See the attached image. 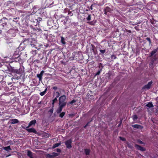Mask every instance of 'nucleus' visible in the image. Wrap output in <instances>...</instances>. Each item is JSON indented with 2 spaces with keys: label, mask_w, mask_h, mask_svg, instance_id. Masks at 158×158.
I'll return each mask as SVG.
<instances>
[{
  "label": "nucleus",
  "mask_w": 158,
  "mask_h": 158,
  "mask_svg": "<svg viewBox=\"0 0 158 158\" xmlns=\"http://www.w3.org/2000/svg\"><path fill=\"white\" fill-rule=\"evenodd\" d=\"M89 122H88L87 124L84 127L85 128L88 125V124H89Z\"/></svg>",
  "instance_id": "54"
},
{
  "label": "nucleus",
  "mask_w": 158,
  "mask_h": 158,
  "mask_svg": "<svg viewBox=\"0 0 158 158\" xmlns=\"http://www.w3.org/2000/svg\"><path fill=\"white\" fill-rule=\"evenodd\" d=\"M1 27H2L3 28H5L7 26V23H4L2 24L1 25Z\"/></svg>",
  "instance_id": "34"
},
{
  "label": "nucleus",
  "mask_w": 158,
  "mask_h": 158,
  "mask_svg": "<svg viewBox=\"0 0 158 158\" xmlns=\"http://www.w3.org/2000/svg\"><path fill=\"white\" fill-rule=\"evenodd\" d=\"M46 156L48 158H53V156H52V154H47L46 155Z\"/></svg>",
  "instance_id": "33"
},
{
  "label": "nucleus",
  "mask_w": 158,
  "mask_h": 158,
  "mask_svg": "<svg viewBox=\"0 0 158 158\" xmlns=\"http://www.w3.org/2000/svg\"><path fill=\"white\" fill-rule=\"evenodd\" d=\"M146 106L149 108L153 107H154V106L152 104V102H148L146 104Z\"/></svg>",
  "instance_id": "21"
},
{
  "label": "nucleus",
  "mask_w": 158,
  "mask_h": 158,
  "mask_svg": "<svg viewBox=\"0 0 158 158\" xmlns=\"http://www.w3.org/2000/svg\"><path fill=\"white\" fill-rule=\"evenodd\" d=\"M100 52L102 53V54H104L105 53V52H106V50L105 49H104V50H102V49H101L100 50Z\"/></svg>",
  "instance_id": "45"
},
{
  "label": "nucleus",
  "mask_w": 158,
  "mask_h": 158,
  "mask_svg": "<svg viewBox=\"0 0 158 158\" xmlns=\"http://www.w3.org/2000/svg\"><path fill=\"white\" fill-rule=\"evenodd\" d=\"M44 73V71L42 70L40 74L37 75V77L39 78L40 81H42V77Z\"/></svg>",
  "instance_id": "9"
},
{
  "label": "nucleus",
  "mask_w": 158,
  "mask_h": 158,
  "mask_svg": "<svg viewBox=\"0 0 158 158\" xmlns=\"http://www.w3.org/2000/svg\"><path fill=\"white\" fill-rule=\"evenodd\" d=\"M15 143V141L14 140H9L7 141V143L10 145H13Z\"/></svg>",
  "instance_id": "29"
},
{
  "label": "nucleus",
  "mask_w": 158,
  "mask_h": 158,
  "mask_svg": "<svg viewBox=\"0 0 158 158\" xmlns=\"http://www.w3.org/2000/svg\"><path fill=\"white\" fill-rule=\"evenodd\" d=\"M60 144H61L60 143H55L53 145V146L52 147V148H55L58 147Z\"/></svg>",
  "instance_id": "27"
},
{
  "label": "nucleus",
  "mask_w": 158,
  "mask_h": 158,
  "mask_svg": "<svg viewBox=\"0 0 158 158\" xmlns=\"http://www.w3.org/2000/svg\"><path fill=\"white\" fill-rule=\"evenodd\" d=\"M86 19L88 21H90L91 20V15H88L87 17L86 18Z\"/></svg>",
  "instance_id": "41"
},
{
  "label": "nucleus",
  "mask_w": 158,
  "mask_h": 158,
  "mask_svg": "<svg viewBox=\"0 0 158 158\" xmlns=\"http://www.w3.org/2000/svg\"><path fill=\"white\" fill-rule=\"evenodd\" d=\"M3 149L7 152H9V151L11 150V149L10 146L4 147L3 148Z\"/></svg>",
  "instance_id": "22"
},
{
  "label": "nucleus",
  "mask_w": 158,
  "mask_h": 158,
  "mask_svg": "<svg viewBox=\"0 0 158 158\" xmlns=\"http://www.w3.org/2000/svg\"><path fill=\"white\" fill-rule=\"evenodd\" d=\"M68 11H69V10L67 8H66L65 9H64V11H63V12L64 13H66L67 12H68Z\"/></svg>",
  "instance_id": "46"
},
{
  "label": "nucleus",
  "mask_w": 158,
  "mask_h": 158,
  "mask_svg": "<svg viewBox=\"0 0 158 158\" xmlns=\"http://www.w3.org/2000/svg\"><path fill=\"white\" fill-rule=\"evenodd\" d=\"M60 20L61 22L62 23L64 24L65 25L66 23L68 20V19L67 17L61 15V17L60 19Z\"/></svg>",
  "instance_id": "5"
},
{
  "label": "nucleus",
  "mask_w": 158,
  "mask_h": 158,
  "mask_svg": "<svg viewBox=\"0 0 158 158\" xmlns=\"http://www.w3.org/2000/svg\"><path fill=\"white\" fill-rule=\"evenodd\" d=\"M31 45L32 47H35L36 48H37L36 47H35V45L33 44H31Z\"/></svg>",
  "instance_id": "50"
},
{
  "label": "nucleus",
  "mask_w": 158,
  "mask_h": 158,
  "mask_svg": "<svg viewBox=\"0 0 158 158\" xmlns=\"http://www.w3.org/2000/svg\"><path fill=\"white\" fill-rule=\"evenodd\" d=\"M55 95L56 96V98H58L60 97V93H59V92L58 91H54L53 92V96Z\"/></svg>",
  "instance_id": "15"
},
{
  "label": "nucleus",
  "mask_w": 158,
  "mask_h": 158,
  "mask_svg": "<svg viewBox=\"0 0 158 158\" xmlns=\"http://www.w3.org/2000/svg\"><path fill=\"white\" fill-rule=\"evenodd\" d=\"M88 23H89L91 25H94V24L93 23V22H88Z\"/></svg>",
  "instance_id": "52"
},
{
  "label": "nucleus",
  "mask_w": 158,
  "mask_h": 158,
  "mask_svg": "<svg viewBox=\"0 0 158 158\" xmlns=\"http://www.w3.org/2000/svg\"><path fill=\"white\" fill-rule=\"evenodd\" d=\"M2 67L6 71L10 70V71L11 70V67L10 64H3L2 65Z\"/></svg>",
  "instance_id": "6"
},
{
  "label": "nucleus",
  "mask_w": 158,
  "mask_h": 158,
  "mask_svg": "<svg viewBox=\"0 0 158 158\" xmlns=\"http://www.w3.org/2000/svg\"><path fill=\"white\" fill-rule=\"evenodd\" d=\"M72 141L71 139H70L65 142V143L67 148L70 149L72 148Z\"/></svg>",
  "instance_id": "4"
},
{
  "label": "nucleus",
  "mask_w": 158,
  "mask_h": 158,
  "mask_svg": "<svg viewBox=\"0 0 158 158\" xmlns=\"http://www.w3.org/2000/svg\"><path fill=\"white\" fill-rule=\"evenodd\" d=\"M57 98L56 97L52 101V107H54L55 105V104L58 101Z\"/></svg>",
  "instance_id": "19"
},
{
  "label": "nucleus",
  "mask_w": 158,
  "mask_h": 158,
  "mask_svg": "<svg viewBox=\"0 0 158 158\" xmlns=\"http://www.w3.org/2000/svg\"><path fill=\"white\" fill-rule=\"evenodd\" d=\"M33 9H35V6H34L33 7Z\"/></svg>",
  "instance_id": "57"
},
{
  "label": "nucleus",
  "mask_w": 158,
  "mask_h": 158,
  "mask_svg": "<svg viewBox=\"0 0 158 158\" xmlns=\"http://www.w3.org/2000/svg\"><path fill=\"white\" fill-rule=\"evenodd\" d=\"M52 88L53 90H55V91H56V90L57 89H58L59 90H61L60 88H58L57 86H53Z\"/></svg>",
  "instance_id": "35"
},
{
  "label": "nucleus",
  "mask_w": 158,
  "mask_h": 158,
  "mask_svg": "<svg viewBox=\"0 0 158 158\" xmlns=\"http://www.w3.org/2000/svg\"><path fill=\"white\" fill-rule=\"evenodd\" d=\"M132 126L133 127L137 129H142L143 128L142 126L138 124L133 125H132Z\"/></svg>",
  "instance_id": "16"
},
{
  "label": "nucleus",
  "mask_w": 158,
  "mask_h": 158,
  "mask_svg": "<svg viewBox=\"0 0 158 158\" xmlns=\"http://www.w3.org/2000/svg\"><path fill=\"white\" fill-rule=\"evenodd\" d=\"M59 114V117L61 118H63L65 114V112H63L62 113H60Z\"/></svg>",
  "instance_id": "32"
},
{
  "label": "nucleus",
  "mask_w": 158,
  "mask_h": 158,
  "mask_svg": "<svg viewBox=\"0 0 158 158\" xmlns=\"http://www.w3.org/2000/svg\"><path fill=\"white\" fill-rule=\"evenodd\" d=\"M137 142L138 143L140 144H144L145 143L143 142L142 141H141L140 140L138 139L137 140Z\"/></svg>",
  "instance_id": "40"
},
{
  "label": "nucleus",
  "mask_w": 158,
  "mask_h": 158,
  "mask_svg": "<svg viewBox=\"0 0 158 158\" xmlns=\"http://www.w3.org/2000/svg\"><path fill=\"white\" fill-rule=\"evenodd\" d=\"M32 53V54L33 55H35L36 53V50H34V51H32V52H31Z\"/></svg>",
  "instance_id": "48"
},
{
  "label": "nucleus",
  "mask_w": 158,
  "mask_h": 158,
  "mask_svg": "<svg viewBox=\"0 0 158 158\" xmlns=\"http://www.w3.org/2000/svg\"><path fill=\"white\" fill-rule=\"evenodd\" d=\"M138 118L137 116L136 115H134L133 116V119L134 120L137 119Z\"/></svg>",
  "instance_id": "42"
},
{
  "label": "nucleus",
  "mask_w": 158,
  "mask_h": 158,
  "mask_svg": "<svg viewBox=\"0 0 158 158\" xmlns=\"http://www.w3.org/2000/svg\"><path fill=\"white\" fill-rule=\"evenodd\" d=\"M47 88H46L42 92H41L40 93V95L41 96H44L46 93L47 91Z\"/></svg>",
  "instance_id": "26"
},
{
  "label": "nucleus",
  "mask_w": 158,
  "mask_h": 158,
  "mask_svg": "<svg viewBox=\"0 0 158 158\" xmlns=\"http://www.w3.org/2000/svg\"><path fill=\"white\" fill-rule=\"evenodd\" d=\"M90 152V150L87 149H85V152L86 155H89V154Z\"/></svg>",
  "instance_id": "30"
},
{
  "label": "nucleus",
  "mask_w": 158,
  "mask_h": 158,
  "mask_svg": "<svg viewBox=\"0 0 158 158\" xmlns=\"http://www.w3.org/2000/svg\"><path fill=\"white\" fill-rule=\"evenodd\" d=\"M43 59V57H42V58H41V59L42 60Z\"/></svg>",
  "instance_id": "58"
},
{
  "label": "nucleus",
  "mask_w": 158,
  "mask_h": 158,
  "mask_svg": "<svg viewBox=\"0 0 158 158\" xmlns=\"http://www.w3.org/2000/svg\"><path fill=\"white\" fill-rule=\"evenodd\" d=\"M104 14L106 15L107 12L111 11V9L109 7L106 6L104 9Z\"/></svg>",
  "instance_id": "13"
},
{
  "label": "nucleus",
  "mask_w": 158,
  "mask_h": 158,
  "mask_svg": "<svg viewBox=\"0 0 158 158\" xmlns=\"http://www.w3.org/2000/svg\"><path fill=\"white\" fill-rule=\"evenodd\" d=\"M146 39L149 42V45H150L151 43V40L150 38H149V37H147L146 38Z\"/></svg>",
  "instance_id": "44"
},
{
  "label": "nucleus",
  "mask_w": 158,
  "mask_h": 158,
  "mask_svg": "<svg viewBox=\"0 0 158 158\" xmlns=\"http://www.w3.org/2000/svg\"><path fill=\"white\" fill-rule=\"evenodd\" d=\"M135 147L137 150H139L142 152H144L145 151V148L138 144H135Z\"/></svg>",
  "instance_id": "8"
},
{
  "label": "nucleus",
  "mask_w": 158,
  "mask_h": 158,
  "mask_svg": "<svg viewBox=\"0 0 158 158\" xmlns=\"http://www.w3.org/2000/svg\"><path fill=\"white\" fill-rule=\"evenodd\" d=\"M66 96L65 95H63L59 97L58 107L56 111L57 114L60 113L62 111L63 108L66 105Z\"/></svg>",
  "instance_id": "1"
},
{
  "label": "nucleus",
  "mask_w": 158,
  "mask_h": 158,
  "mask_svg": "<svg viewBox=\"0 0 158 158\" xmlns=\"http://www.w3.org/2000/svg\"><path fill=\"white\" fill-rule=\"evenodd\" d=\"M19 19V18H14L12 20V21L17 23L18 22V20Z\"/></svg>",
  "instance_id": "37"
},
{
  "label": "nucleus",
  "mask_w": 158,
  "mask_h": 158,
  "mask_svg": "<svg viewBox=\"0 0 158 158\" xmlns=\"http://www.w3.org/2000/svg\"><path fill=\"white\" fill-rule=\"evenodd\" d=\"M53 107L52 106L51 108L48 111V113L50 114V116H51L53 113L54 110Z\"/></svg>",
  "instance_id": "24"
},
{
  "label": "nucleus",
  "mask_w": 158,
  "mask_h": 158,
  "mask_svg": "<svg viewBox=\"0 0 158 158\" xmlns=\"http://www.w3.org/2000/svg\"><path fill=\"white\" fill-rule=\"evenodd\" d=\"M53 3V2H52V3L49 5V6H50V7H51L52 6L51 5Z\"/></svg>",
  "instance_id": "55"
},
{
  "label": "nucleus",
  "mask_w": 158,
  "mask_h": 158,
  "mask_svg": "<svg viewBox=\"0 0 158 158\" xmlns=\"http://www.w3.org/2000/svg\"><path fill=\"white\" fill-rule=\"evenodd\" d=\"M106 76H108V77L110 76V74H106Z\"/></svg>",
  "instance_id": "56"
},
{
  "label": "nucleus",
  "mask_w": 158,
  "mask_h": 158,
  "mask_svg": "<svg viewBox=\"0 0 158 158\" xmlns=\"http://www.w3.org/2000/svg\"><path fill=\"white\" fill-rule=\"evenodd\" d=\"M61 42L63 44H66L65 39L62 36H61Z\"/></svg>",
  "instance_id": "25"
},
{
  "label": "nucleus",
  "mask_w": 158,
  "mask_h": 158,
  "mask_svg": "<svg viewBox=\"0 0 158 158\" xmlns=\"http://www.w3.org/2000/svg\"><path fill=\"white\" fill-rule=\"evenodd\" d=\"M10 71L13 73H14L13 78L15 79L18 80L20 79L22 76L23 70L22 69L19 68V69H15L14 67H11Z\"/></svg>",
  "instance_id": "2"
},
{
  "label": "nucleus",
  "mask_w": 158,
  "mask_h": 158,
  "mask_svg": "<svg viewBox=\"0 0 158 158\" xmlns=\"http://www.w3.org/2000/svg\"><path fill=\"white\" fill-rule=\"evenodd\" d=\"M56 151L60 153L61 152V150L59 148H57L56 149Z\"/></svg>",
  "instance_id": "51"
},
{
  "label": "nucleus",
  "mask_w": 158,
  "mask_h": 158,
  "mask_svg": "<svg viewBox=\"0 0 158 158\" xmlns=\"http://www.w3.org/2000/svg\"><path fill=\"white\" fill-rule=\"evenodd\" d=\"M33 83H34V81H33Z\"/></svg>",
  "instance_id": "59"
},
{
  "label": "nucleus",
  "mask_w": 158,
  "mask_h": 158,
  "mask_svg": "<svg viewBox=\"0 0 158 158\" xmlns=\"http://www.w3.org/2000/svg\"><path fill=\"white\" fill-rule=\"evenodd\" d=\"M120 139V140L123 141H125L126 140V139L125 138H123V137H119Z\"/></svg>",
  "instance_id": "47"
},
{
  "label": "nucleus",
  "mask_w": 158,
  "mask_h": 158,
  "mask_svg": "<svg viewBox=\"0 0 158 158\" xmlns=\"http://www.w3.org/2000/svg\"><path fill=\"white\" fill-rule=\"evenodd\" d=\"M35 20L36 21L37 23H39L42 20V18H38V19H36Z\"/></svg>",
  "instance_id": "39"
},
{
  "label": "nucleus",
  "mask_w": 158,
  "mask_h": 158,
  "mask_svg": "<svg viewBox=\"0 0 158 158\" xmlns=\"http://www.w3.org/2000/svg\"><path fill=\"white\" fill-rule=\"evenodd\" d=\"M110 57L111 59H112V60L114 59H115L117 58L116 56L114 55H111Z\"/></svg>",
  "instance_id": "38"
},
{
  "label": "nucleus",
  "mask_w": 158,
  "mask_h": 158,
  "mask_svg": "<svg viewBox=\"0 0 158 158\" xmlns=\"http://www.w3.org/2000/svg\"><path fill=\"white\" fill-rule=\"evenodd\" d=\"M27 155L30 158H33L32 153L30 150H27Z\"/></svg>",
  "instance_id": "17"
},
{
  "label": "nucleus",
  "mask_w": 158,
  "mask_h": 158,
  "mask_svg": "<svg viewBox=\"0 0 158 158\" xmlns=\"http://www.w3.org/2000/svg\"><path fill=\"white\" fill-rule=\"evenodd\" d=\"M29 127H26V130L28 132H33L34 133H37V131L34 128H29Z\"/></svg>",
  "instance_id": "7"
},
{
  "label": "nucleus",
  "mask_w": 158,
  "mask_h": 158,
  "mask_svg": "<svg viewBox=\"0 0 158 158\" xmlns=\"http://www.w3.org/2000/svg\"><path fill=\"white\" fill-rule=\"evenodd\" d=\"M76 102V101L74 100H73L69 102V103L70 104H72Z\"/></svg>",
  "instance_id": "49"
},
{
  "label": "nucleus",
  "mask_w": 158,
  "mask_h": 158,
  "mask_svg": "<svg viewBox=\"0 0 158 158\" xmlns=\"http://www.w3.org/2000/svg\"><path fill=\"white\" fill-rule=\"evenodd\" d=\"M20 50H19V48H17L16 49V51L14 52V53L13 54V56H17V55L18 56V55H19V52H20Z\"/></svg>",
  "instance_id": "14"
},
{
  "label": "nucleus",
  "mask_w": 158,
  "mask_h": 158,
  "mask_svg": "<svg viewBox=\"0 0 158 158\" xmlns=\"http://www.w3.org/2000/svg\"><path fill=\"white\" fill-rule=\"evenodd\" d=\"M152 81L149 82L147 85H145L143 87L142 89H149L150 88L152 84Z\"/></svg>",
  "instance_id": "10"
},
{
  "label": "nucleus",
  "mask_w": 158,
  "mask_h": 158,
  "mask_svg": "<svg viewBox=\"0 0 158 158\" xmlns=\"http://www.w3.org/2000/svg\"><path fill=\"white\" fill-rule=\"evenodd\" d=\"M10 36L15 37L16 35V30L14 29H10L8 31Z\"/></svg>",
  "instance_id": "3"
},
{
  "label": "nucleus",
  "mask_w": 158,
  "mask_h": 158,
  "mask_svg": "<svg viewBox=\"0 0 158 158\" xmlns=\"http://www.w3.org/2000/svg\"><path fill=\"white\" fill-rule=\"evenodd\" d=\"M68 15L70 16H72L73 15V14L71 11L69 10L68 12Z\"/></svg>",
  "instance_id": "43"
},
{
  "label": "nucleus",
  "mask_w": 158,
  "mask_h": 158,
  "mask_svg": "<svg viewBox=\"0 0 158 158\" xmlns=\"http://www.w3.org/2000/svg\"><path fill=\"white\" fill-rule=\"evenodd\" d=\"M93 6V4H92L91 5V6L90 7V9L91 10H92L93 9V7H92Z\"/></svg>",
  "instance_id": "53"
},
{
  "label": "nucleus",
  "mask_w": 158,
  "mask_h": 158,
  "mask_svg": "<svg viewBox=\"0 0 158 158\" xmlns=\"http://www.w3.org/2000/svg\"><path fill=\"white\" fill-rule=\"evenodd\" d=\"M13 58H14V60L16 62H19L20 60V55L18 56L17 57L15 56H13Z\"/></svg>",
  "instance_id": "18"
},
{
  "label": "nucleus",
  "mask_w": 158,
  "mask_h": 158,
  "mask_svg": "<svg viewBox=\"0 0 158 158\" xmlns=\"http://www.w3.org/2000/svg\"><path fill=\"white\" fill-rule=\"evenodd\" d=\"M52 154L53 158L58 156L59 155V154L54 152H52Z\"/></svg>",
  "instance_id": "31"
},
{
  "label": "nucleus",
  "mask_w": 158,
  "mask_h": 158,
  "mask_svg": "<svg viewBox=\"0 0 158 158\" xmlns=\"http://www.w3.org/2000/svg\"><path fill=\"white\" fill-rule=\"evenodd\" d=\"M11 124H15L19 122V121L16 119H11Z\"/></svg>",
  "instance_id": "20"
},
{
  "label": "nucleus",
  "mask_w": 158,
  "mask_h": 158,
  "mask_svg": "<svg viewBox=\"0 0 158 158\" xmlns=\"http://www.w3.org/2000/svg\"><path fill=\"white\" fill-rule=\"evenodd\" d=\"M102 71V70H101V69H99L98 70V72L96 74H95V76H96L99 75Z\"/></svg>",
  "instance_id": "36"
},
{
  "label": "nucleus",
  "mask_w": 158,
  "mask_h": 158,
  "mask_svg": "<svg viewBox=\"0 0 158 158\" xmlns=\"http://www.w3.org/2000/svg\"><path fill=\"white\" fill-rule=\"evenodd\" d=\"M103 67L104 65H103L102 63H100L98 64V67L99 69H101V70H102V69L103 68Z\"/></svg>",
  "instance_id": "28"
},
{
  "label": "nucleus",
  "mask_w": 158,
  "mask_h": 158,
  "mask_svg": "<svg viewBox=\"0 0 158 158\" xmlns=\"http://www.w3.org/2000/svg\"><path fill=\"white\" fill-rule=\"evenodd\" d=\"M26 45H25V44L24 43H22L20 44L18 48L20 50L22 51L24 49Z\"/></svg>",
  "instance_id": "12"
},
{
  "label": "nucleus",
  "mask_w": 158,
  "mask_h": 158,
  "mask_svg": "<svg viewBox=\"0 0 158 158\" xmlns=\"http://www.w3.org/2000/svg\"><path fill=\"white\" fill-rule=\"evenodd\" d=\"M36 123V121L35 119L31 120L29 123L28 126H27V127H29L32 125L35 126V123Z\"/></svg>",
  "instance_id": "11"
},
{
  "label": "nucleus",
  "mask_w": 158,
  "mask_h": 158,
  "mask_svg": "<svg viewBox=\"0 0 158 158\" xmlns=\"http://www.w3.org/2000/svg\"><path fill=\"white\" fill-rule=\"evenodd\" d=\"M158 49V48L155 49L153 50L150 53V56H152L154 55V54H155L157 52Z\"/></svg>",
  "instance_id": "23"
}]
</instances>
